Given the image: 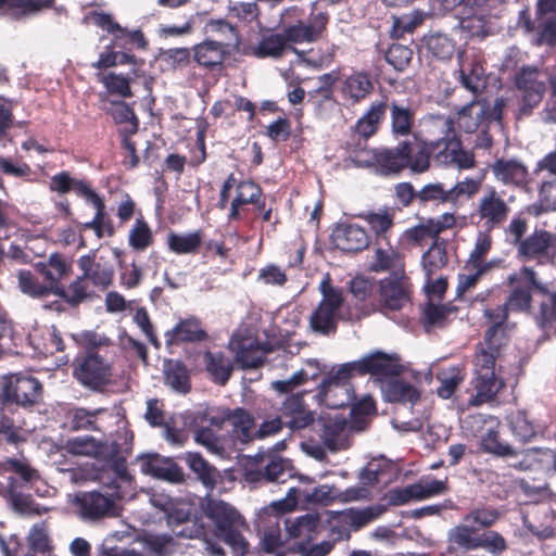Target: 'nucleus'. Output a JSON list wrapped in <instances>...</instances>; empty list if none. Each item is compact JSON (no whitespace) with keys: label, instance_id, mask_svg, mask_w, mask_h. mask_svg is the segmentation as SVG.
<instances>
[{"label":"nucleus","instance_id":"864d4df0","mask_svg":"<svg viewBox=\"0 0 556 556\" xmlns=\"http://www.w3.org/2000/svg\"><path fill=\"white\" fill-rule=\"evenodd\" d=\"M140 541L143 548L155 556H167L174 551L173 539L169 535L144 534Z\"/></svg>","mask_w":556,"mask_h":556},{"label":"nucleus","instance_id":"5fc2aeb1","mask_svg":"<svg viewBox=\"0 0 556 556\" xmlns=\"http://www.w3.org/2000/svg\"><path fill=\"white\" fill-rule=\"evenodd\" d=\"M376 414L375 402L371 396L365 395L351 408L352 425L355 430H363L366 427V417Z\"/></svg>","mask_w":556,"mask_h":556},{"label":"nucleus","instance_id":"0eeeda50","mask_svg":"<svg viewBox=\"0 0 556 556\" xmlns=\"http://www.w3.org/2000/svg\"><path fill=\"white\" fill-rule=\"evenodd\" d=\"M41 392L40 381L30 375L18 372L2 378L0 396L4 404L30 406L39 401Z\"/></svg>","mask_w":556,"mask_h":556},{"label":"nucleus","instance_id":"cd10ccee","mask_svg":"<svg viewBox=\"0 0 556 556\" xmlns=\"http://www.w3.org/2000/svg\"><path fill=\"white\" fill-rule=\"evenodd\" d=\"M53 0H0V14L21 20L49 8Z\"/></svg>","mask_w":556,"mask_h":556},{"label":"nucleus","instance_id":"8fccbe9b","mask_svg":"<svg viewBox=\"0 0 556 556\" xmlns=\"http://www.w3.org/2000/svg\"><path fill=\"white\" fill-rule=\"evenodd\" d=\"M377 248L375 249V253L371 262V269L374 271H384L392 267H396L400 261L399 253L386 243V247L378 241Z\"/></svg>","mask_w":556,"mask_h":556},{"label":"nucleus","instance_id":"4be33fe9","mask_svg":"<svg viewBox=\"0 0 556 556\" xmlns=\"http://www.w3.org/2000/svg\"><path fill=\"white\" fill-rule=\"evenodd\" d=\"M334 245L346 252H358L369 244V237L365 229L357 225H338L331 233Z\"/></svg>","mask_w":556,"mask_h":556},{"label":"nucleus","instance_id":"aec40b11","mask_svg":"<svg viewBox=\"0 0 556 556\" xmlns=\"http://www.w3.org/2000/svg\"><path fill=\"white\" fill-rule=\"evenodd\" d=\"M353 429H355L353 425L345 418L336 416L323 420L320 439L330 452L336 453L349 447Z\"/></svg>","mask_w":556,"mask_h":556},{"label":"nucleus","instance_id":"774afa93","mask_svg":"<svg viewBox=\"0 0 556 556\" xmlns=\"http://www.w3.org/2000/svg\"><path fill=\"white\" fill-rule=\"evenodd\" d=\"M194 441L214 455L222 456L225 452L219 438L210 428L201 427L197 429L194 432Z\"/></svg>","mask_w":556,"mask_h":556},{"label":"nucleus","instance_id":"423d86ee","mask_svg":"<svg viewBox=\"0 0 556 556\" xmlns=\"http://www.w3.org/2000/svg\"><path fill=\"white\" fill-rule=\"evenodd\" d=\"M76 516L86 522L98 521L117 515L116 497L99 491L79 492L71 496Z\"/></svg>","mask_w":556,"mask_h":556},{"label":"nucleus","instance_id":"a18cd8bd","mask_svg":"<svg viewBox=\"0 0 556 556\" xmlns=\"http://www.w3.org/2000/svg\"><path fill=\"white\" fill-rule=\"evenodd\" d=\"M372 85L366 74L355 73L345 78L342 92L352 102L364 99L371 90Z\"/></svg>","mask_w":556,"mask_h":556},{"label":"nucleus","instance_id":"2f4dec72","mask_svg":"<svg viewBox=\"0 0 556 556\" xmlns=\"http://www.w3.org/2000/svg\"><path fill=\"white\" fill-rule=\"evenodd\" d=\"M415 122L414 110L399 102H391L390 104V123L391 131L397 137L408 136L412 132Z\"/></svg>","mask_w":556,"mask_h":556},{"label":"nucleus","instance_id":"39448f33","mask_svg":"<svg viewBox=\"0 0 556 556\" xmlns=\"http://www.w3.org/2000/svg\"><path fill=\"white\" fill-rule=\"evenodd\" d=\"M515 86L520 93L518 118L531 115L546 91L541 71L536 66L521 67L515 76Z\"/></svg>","mask_w":556,"mask_h":556},{"label":"nucleus","instance_id":"c9c22d12","mask_svg":"<svg viewBox=\"0 0 556 556\" xmlns=\"http://www.w3.org/2000/svg\"><path fill=\"white\" fill-rule=\"evenodd\" d=\"M109 113L118 124L122 136H131L137 132L139 121L127 103L123 101L112 102Z\"/></svg>","mask_w":556,"mask_h":556},{"label":"nucleus","instance_id":"a878e982","mask_svg":"<svg viewBox=\"0 0 556 556\" xmlns=\"http://www.w3.org/2000/svg\"><path fill=\"white\" fill-rule=\"evenodd\" d=\"M489 103L478 100L471 101L458 111L457 124L459 129L472 134L486 121Z\"/></svg>","mask_w":556,"mask_h":556},{"label":"nucleus","instance_id":"9d476101","mask_svg":"<svg viewBox=\"0 0 556 556\" xmlns=\"http://www.w3.org/2000/svg\"><path fill=\"white\" fill-rule=\"evenodd\" d=\"M445 480L424 478L416 483L404 488L393 489L389 493V502L394 506H401L410 501H424L446 493Z\"/></svg>","mask_w":556,"mask_h":556},{"label":"nucleus","instance_id":"5701e85b","mask_svg":"<svg viewBox=\"0 0 556 556\" xmlns=\"http://www.w3.org/2000/svg\"><path fill=\"white\" fill-rule=\"evenodd\" d=\"M91 23L106 30L114 36V45L122 47L119 39L127 37L128 42L138 49L147 47V40L140 30H127L113 21L112 16L105 13H91L88 17Z\"/></svg>","mask_w":556,"mask_h":556},{"label":"nucleus","instance_id":"393cba45","mask_svg":"<svg viewBox=\"0 0 556 556\" xmlns=\"http://www.w3.org/2000/svg\"><path fill=\"white\" fill-rule=\"evenodd\" d=\"M226 55V45L216 40H205L193 47L194 61L207 70L220 68Z\"/></svg>","mask_w":556,"mask_h":556},{"label":"nucleus","instance_id":"1a4fd4ad","mask_svg":"<svg viewBox=\"0 0 556 556\" xmlns=\"http://www.w3.org/2000/svg\"><path fill=\"white\" fill-rule=\"evenodd\" d=\"M510 213L508 202L494 187H488L477 201L475 215L482 226L492 230L506 222Z\"/></svg>","mask_w":556,"mask_h":556},{"label":"nucleus","instance_id":"473e14b6","mask_svg":"<svg viewBox=\"0 0 556 556\" xmlns=\"http://www.w3.org/2000/svg\"><path fill=\"white\" fill-rule=\"evenodd\" d=\"M306 365L314 366V371L309 374L306 369H300L288 379L271 381V389L281 394L290 393L309 379H316L323 371L319 362L315 358L306 359Z\"/></svg>","mask_w":556,"mask_h":556},{"label":"nucleus","instance_id":"f03ea898","mask_svg":"<svg viewBox=\"0 0 556 556\" xmlns=\"http://www.w3.org/2000/svg\"><path fill=\"white\" fill-rule=\"evenodd\" d=\"M354 372L348 363L330 371L318 384L313 396L317 405L337 409L349 406L354 400V389L350 382Z\"/></svg>","mask_w":556,"mask_h":556},{"label":"nucleus","instance_id":"dca6fc26","mask_svg":"<svg viewBox=\"0 0 556 556\" xmlns=\"http://www.w3.org/2000/svg\"><path fill=\"white\" fill-rule=\"evenodd\" d=\"M328 15L318 13L307 22L298 21L283 28L288 43H311L320 38L326 29Z\"/></svg>","mask_w":556,"mask_h":556},{"label":"nucleus","instance_id":"49530a36","mask_svg":"<svg viewBox=\"0 0 556 556\" xmlns=\"http://www.w3.org/2000/svg\"><path fill=\"white\" fill-rule=\"evenodd\" d=\"M484 71L482 65L476 61H464L460 64V80L463 86L476 93L484 86Z\"/></svg>","mask_w":556,"mask_h":556},{"label":"nucleus","instance_id":"9b49d317","mask_svg":"<svg viewBox=\"0 0 556 556\" xmlns=\"http://www.w3.org/2000/svg\"><path fill=\"white\" fill-rule=\"evenodd\" d=\"M353 372L361 375L369 374L378 378L389 376H397L402 372V365L400 358L395 354H386L383 352H374L364 356L363 358L348 363Z\"/></svg>","mask_w":556,"mask_h":556},{"label":"nucleus","instance_id":"680f3d73","mask_svg":"<svg viewBox=\"0 0 556 556\" xmlns=\"http://www.w3.org/2000/svg\"><path fill=\"white\" fill-rule=\"evenodd\" d=\"M438 380L440 381V386L437 393L441 399L447 400L463 382L464 377L458 369H451L448 371L441 372L438 376Z\"/></svg>","mask_w":556,"mask_h":556},{"label":"nucleus","instance_id":"13d9d810","mask_svg":"<svg viewBox=\"0 0 556 556\" xmlns=\"http://www.w3.org/2000/svg\"><path fill=\"white\" fill-rule=\"evenodd\" d=\"M490 231L491 230L485 229L478 232L475 247L469 254L467 266L478 267L483 265L482 261L492 247V238Z\"/></svg>","mask_w":556,"mask_h":556},{"label":"nucleus","instance_id":"09e8293b","mask_svg":"<svg viewBox=\"0 0 556 556\" xmlns=\"http://www.w3.org/2000/svg\"><path fill=\"white\" fill-rule=\"evenodd\" d=\"M424 21V13L414 10L401 16H392L391 35L396 38L403 37L405 34L413 33Z\"/></svg>","mask_w":556,"mask_h":556},{"label":"nucleus","instance_id":"ea45409f","mask_svg":"<svg viewBox=\"0 0 556 556\" xmlns=\"http://www.w3.org/2000/svg\"><path fill=\"white\" fill-rule=\"evenodd\" d=\"M204 364L213 380L219 384H225L231 376L232 363L223 353L206 352Z\"/></svg>","mask_w":556,"mask_h":556},{"label":"nucleus","instance_id":"69168bd1","mask_svg":"<svg viewBox=\"0 0 556 556\" xmlns=\"http://www.w3.org/2000/svg\"><path fill=\"white\" fill-rule=\"evenodd\" d=\"M129 244L135 250L142 251L152 243V233L146 222L137 219L129 231Z\"/></svg>","mask_w":556,"mask_h":556},{"label":"nucleus","instance_id":"c03bdc74","mask_svg":"<svg viewBox=\"0 0 556 556\" xmlns=\"http://www.w3.org/2000/svg\"><path fill=\"white\" fill-rule=\"evenodd\" d=\"M105 414V409L98 408L87 410L78 407L70 410L68 421L73 430H101L98 425L99 417Z\"/></svg>","mask_w":556,"mask_h":556},{"label":"nucleus","instance_id":"f8f14e48","mask_svg":"<svg viewBox=\"0 0 556 556\" xmlns=\"http://www.w3.org/2000/svg\"><path fill=\"white\" fill-rule=\"evenodd\" d=\"M280 414L286 426L291 431H300L312 426L316 420V414L304 402V393H292L281 403Z\"/></svg>","mask_w":556,"mask_h":556},{"label":"nucleus","instance_id":"0e129e2a","mask_svg":"<svg viewBox=\"0 0 556 556\" xmlns=\"http://www.w3.org/2000/svg\"><path fill=\"white\" fill-rule=\"evenodd\" d=\"M416 197L422 202L453 203L451 188L445 189L441 182L424 186L421 190L416 193Z\"/></svg>","mask_w":556,"mask_h":556},{"label":"nucleus","instance_id":"603ef678","mask_svg":"<svg viewBox=\"0 0 556 556\" xmlns=\"http://www.w3.org/2000/svg\"><path fill=\"white\" fill-rule=\"evenodd\" d=\"M405 238L407 241L418 245L427 240L435 241V239H440L433 225V218L421 219L419 224L405 231Z\"/></svg>","mask_w":556,"mask_h":556},{"label":"nucleus","instance_id":"37998d69","mask_svg":"<svg viewBox=\"0 0 556 556\" xmlns=\"http://www.w3.org/2000/svg\"><path fill=\"white\" fill-rule=\"evenodd\" d=\"M202 243V236L199 231L189 233L170 232L167 237V244L170 251L176 254L197 253Z\"/></svg>","mask_w":556,"mask_h":556},{"label":"nucleus","instance_id":"72a5a7b5","mask_svg":"<svg viewBox=\"0 0 556 556\" xmlns=\"http://www.w3.org/2000/svg\"><path fill=\"white\" fill-rule=\"evenodd\" d=\"M184 459L204 486L213 490L219 479L218 470L211 466L199 453L188 452Z\"/></svg>","mask_w":556,"mask_h":556},{"label":"nucleus","instance_id":"6e6d98bb","mask_svg":"<svg viewBox=\"0 0 556 556\" xmlns=\"http://www.w3.org/2000/svg\"><path fill=\"white\" fill-rule=\"evenodd\" d=\"M190 61L187 48H172L160 52L159 62L163 70H175L186 66Z\"/></svg>","mask_w":556,"mask_h":556},{"label":"nucleus","instance_id":"7c9ffc66","mask_svg":"<svg viewBox=\"0 0 556 556\" xmlns=\"http://www.w3.org/2000/svg\"><path fill=\"white\" fill-rule=\"evenodd\" d=\"M492 170L496 179L505 185H521L528 175L527 167L517 160H498L493 164Z\"/></svg>","mask_w":556,"mask_h":556},{"label":"nucleus","instance_id":"e2e57ef3","mask_svg":"<svg viewBox=\"0 0 556 556\" xmlns=\"http://www.w3.org/2000/svg\"><path fill=\"white\" fill-rule=\"evenodd\" d=\"M282 545L281 531L277 516L270 520L261 534V546L266 553H274Z\"/></svg>","mask_w":556,"mask_h":556},{"label":"nucleus","instance_id":"e433bc0d","mask_svg":"<svg viewBox=\"0 0 556 556\" xmlns=\"http://www.w3.org/2000/svg\"><path fill=\"white\" fill-rule=\"evenodd\" d=\"M447 263L446 243L442 239H435L421 258L422 268L428 280Z\"/></svg>","mask_w":556,"mask_h":556},{"label":"nucleus","instance_id":"6e6552de","mask_svg":"<svg viewBox=\"0 0 556 556\" xmlns=\"http://www.w3.org/2000/svg\"><path fill=\"white\" fill-rule=\"evenodd\" d=\"M74 376L83 386L99 390L110 382L112 368L97 353H87L75 359Z\"/></svg>","mask_w":556,"mask_h":556},{"label":"nucleus","instance_id":"a211bd4d","mask_svg":"<svg viewBox=\"0 0 556 556\" xmlns=\"http://www.w3.org/2000/svg\"><path fill=\"white\" fill-rule=\"evenodd\" d=\"M229 349L235 353L236 361L242 368H256L264 363L267 350L251 336H233Z\"/></svg>","mask_w":556,"mask_h":556},{"label":"nucleus","instance_id":"338daca9","mask_svg":"<svg viewBox=\"0 0 556 556\" xmlns=\"http://www.w3.org/2000/svg\"><path fill=\"white\" fill-rule=\"evenodd\" d=\"M481 447L483 451L497 456H511L514 451L510 445L498 441L496 430L489 429L481 438Z\"/></svg>","mask_w":556,"mask_h":556},{"label":"nucleus","instance_id":"2eb2a0df","mask_svg":"<svg viewBox=\"0 0 556 556\" xmlns=\"http://www.w3.org/2000/svg\"><path fill=\"white\" fill-rule=\"evenodd\" d=\"M141 472L154 478L170 482L180 483L184 481L182 469L169 457L157 454L142 456L138 459Z\"/></svg>","mask_w":556,"mask_h":556},{"label":"nucleus","instance_id":"bf43d9fd","mask_svg":"<svg viewBox=\"0 0 556 556\" xmlns=\"http://www.w3.org/2000/svg\"><path fill=\"white\" fill-rule=\"evenodd\" d=\"M261 188L253 181L245 180L241 181L236 187V200L237 203L243 204H257L260 210L264 208V203H260Z\"/></svg>","mask_w":556,"mask_h":556},{"label":"nucleus","instance_id":"4c0bfd02","mask_svg":"<svg viewBox=\"0 0 556 556\" xmlns=\"http://www.w3.org/2000/svg\"><path fill=\"white\" fill-rule=\"evenodd\" d=\"M288 41L285 33L264 36L256 46L252 47L253 55L257 58L278 59L288 49Z\"/></svg>","mask_w":556,"mask_h":556},{"label":"nucleus","instance_id":"6ab92c4d","mask_svg":"<svg viewBox=\"0 0 556 556\" xmlns=\"http://www.w3.org/2000/svg\"><path fill=\"white\" fill-rule=\"evenodd\" d=\"M64 448L67 453L73 455L90 456L98 459H108L117 453V444L108 441H98L89 435L67 440Z\"/></svg>","mask_w":556,"mask_h":556},{"label":"nucleus","instance_id":"f257e3e1","mask_svg":"<svg viewBox=\"0 0 556 556\" xmlns=\"http://www.w3.org/2000/svg\"><path fill=\"white\" fill-rule=\"evenodd\" d=\"M202 509L205 517L214 522L217 536L237 555L243 556L248 553L249 543L242 534V531L248 529V525L232 505L220 500L206 498Z\"/></svg>","mask_w":556,"mask_h":556},{"label":"nucleus","instance_id":"7ed1b4c3","mask_svg":"<svg viewBox=\"0 0 556 556\" xmlns=\"http://www.w3.org/2000/svg\"><path fill=\"white\" fill-rule=\"evenodd\" d=\"M447 541L453 549L463 552L483 548L486 552L498 555L506 549L504 538L496 531L479 532V529L463 518V521L451 528L447 532Z\"/></svg>","mask_w":556,"mask_h":556},{"label":"nucleus","instance_id":"20e7f679","mask_svg":"<svg viewBox=\"0 0 556 556\" xmlns=\"http://www.w3.org/2000/svg\"><path fill=\"white\" fill-rule=\"evenodd\" d=\"M319 291L323 298L309 317V326L314 332L329 334L337 328L344 299L341 290L331 286L328 276L320 281Z\"/></svg>","mask_w":556,"mask_h":556},{"label":"nucleus","instance_id":"de8ad7c7","mask_svg":"<svg viewBox=\"0 0 556 556\" xmlns=\"http://www.w3.org/2000/svg\"><path fill=\"white\" fill-rule=\"evenodd\" d=\"M513 434L521 442H529L536 435V428L522 410L513 412L508 417Z\"/></svg>","mask_w":556,"mask_h":556},{"label":"nucleus","instance_id":"3c124183","mask_svg":"<svg viewBox=\"0 0 556 556\" xmlns=\"http://www.w3.org/2000/svg\"><path fill=\"white\" fill-rule=\"evenodd\" d=\"M384 511L386 507L382 505L367 506L362 509H350L346 513V519L351 527L359 529L379 518Z\"/></svg>","mask_w":556,"mask_h":556},{"label":"nucleus","instance_id":"ddd939ff","mask_svg":"<svg viewBox=\"0 0 556 556\" xmlns=\"http://www.w3.org/2000/svg\"><path fill=\"white\" fill-rule=\"evenodd\" d=\"M379 302L390 311L403 308L409 302V285L397 273L379 281Z\"/></svg>","mask_w":556,"mask_h":556},{"label":"nucleus","instance_id":"a19ab883","mask_svg":"<svg viewBox=\"0 0 556 556\" xmlns=\"http://www.w3.org/2000/svg\"><path fill=\"white\" fill-rule=\"evenodd\" d=\"M386 110V102L381 101L372 103L367 112L357 121L356 131L365 138L372 136L383 119Z\"/></svg>","mask_w":556,"mask_h":556},{"label":"nucleus","instance_id":"f704fd0d","mask_svg":"<svg viewBox=\"0 0 556 556\" xmlns=\"http://www.w3.org/2000/svg\"><path fill=\"white\" fill-rule=\"evenodd\" d=\"M476 395L469 400V405L479 406L491 402L502 388V382L495 374L476 375Z\"/></svg>","mask_w":556,"mask_h":556},{"label":"nucleus","instance_id":"58836bf2","mask_svg":"<svg viewBox=\"0 0 556 556\" xmlns=\"http://www.w3.org/2000/svg\"><path fill=\"white\" fill-rule=\"evenodd\" d=\"M165 384L179 393H187L190 390L189 374L187 368L177 361L164 362Z\"/></svg>","mask_w":556,"mask_h":556},{"label":"nucleus","instance_id":"b1692460","mask_svg":"<svg viewBox=\"0 0 556 556\" xmlns=\"http://www.w3.org/2000/svg\"><path fill=\"white\" fill-rule=\"evenodd\" d=\"M410 148L402 142L395 148L378 149V172L381 174L399 173L409 163Z\"/></svg>","mask_w":556,"mask_h":556},{"label":"nucleus","instance_id":"4468645a","mask_svg":"<svg viewBox=\"0 0 556 556\" xmlns=\"http://www.w3.org/2000/svg\"><path fill=\"white\" fill-rule=\"evenodd\" d=\"M518 252L527 260H551L556 255V235L535 230L519 242Z\"/></svg>","mask_w":556,"mask_h":556},{"label":"nucleus","instance_id":"f3484780","mask_svg":"<svg viewBox=\"0 0 556 556\" xmlns=\"http://www.w3.org/2000/svg\"><path fill=\"white\" fill-rule=\"evenodd\" d=\"M506 343L507 338L503 333L495 339V330L486 331L484 341L480 344L475 357V374H495V361L500 357L502 348Z\"/></svg>","mask_w":556,"mask_h":556},{"label":"nucleus","instance_id":"c756f323","mask_svg":"<svg viewBox=\"0 0 556 556\" xmlns=\"http://www.w3.org/2000/svg\"><path fill=\"white\" fill-rule=\"evenodd\" d=\"M318 525L319 517L316 514H306L285 521L288 536L301 541L313 540Z\"/></svg>","mask_w":556,"mask_h":556},{"label":"nucleus","instance_id":"bb28decb","mask_svg":"<svg viewBox=\"0 0 556 556\" xmlns=\"http://www.w3.org/2000/svg\"><path fill=\"white\" fill-rule=\"evenodd\" d=\"M381 392L388 402L414 405L420 399V392L413 384L400 379L382 381Z\"/></svg>","mask_w":556,"mask_h":556},{"label":"nucleus","instance_id":"4d7b16f0","mask_svg":"<svg viewBox=\"0 0 556 556\" xmlns=\"http://www.w3.org/2000/svg\"><path fill=\"white\" fill-rule=\"evenodd\" d=\"M18 287L24 294L31 298H43L50 294L48 286L40 283L38 279L27 270L18 273Z\"/></svg>","mask_w":556,"mask_h":556},{"label":"nucleus","instance_id":"79ce46f5","mask_svg":"<svg viewBox=\"0 0 556 556\" xmlns=\"http://www.w3.org/2000/svg\"><path fill=\"white\" fill-rule=\"evenodd\" d=\"M226 417L229 418L233 433L240 441L248 442L255 437L254 419L247 410L236 408L231 413H227Z\"/></svg>","mask_w":556,"mask_h":556},{"label":"nucleus","instance_id":"c85d7f7f","mask_svg":"<svg viewBox=\"0 0 556 556\" xmlns=\"http://www.w3.org/2000/svg\"><path fill=\"white\" fill-rule=\"evenodd\" d=\"M205 336L200 323L195 318H188L179 321L172 330L165 332L167 346L180 342L201 341Z\"/></svg>","mask_w":556,"mask_h":556},{"label":"nucleus","instance_id":"412c9836","mask_svg":"<svg viewBox=\"0 0 556 556\" xmlns=\"http://www.w3.org/2000/svg\"><path fill=\"white\" fill-rule=\"evenodd\" d=\"M425 127L427 134L425 146L427 148L438 149L444 144L445 149H448L450 146H457L454 122L448 116H429L425 122Z\"/></svg>","mask_w":556,"mask_h":556},{"label":"nucleus","instance_id":"052dcab7","mask_svg":"<svg viewBox=\"0 0 556 556\" xmlns=\"http://www.w3.org/2000/svg\"><path fill=\"white\" fill-rule=\"evenodd\" d=\"M431 53L441 60L451 59L455 52V45L451 38L443 34H435L429 37L427 41Z\"/></svg>","mask_w":556,"mask_h":556}]
</instances>
